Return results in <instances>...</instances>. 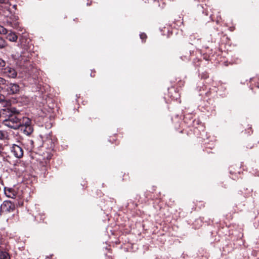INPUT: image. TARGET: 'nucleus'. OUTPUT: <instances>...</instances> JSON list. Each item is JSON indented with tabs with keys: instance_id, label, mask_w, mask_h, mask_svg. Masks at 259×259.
Wrapping results in <instances>:
<instances>
[{
	"instance_id": "nucleus-7",
	"label": "nucleus",
	"mask_w": 259,
	"mask_h": 259,
	"mask_svg": "<svg viewBox=\"0 0 259 259\" xmlns=\"http://www.w3.org/2000/svg\"><path fill=\"white\" fill-rule=\"evenodd\" d=\"M0 104L2 107L6 108L3 109L4 111H7V110H8V112H9V110H10L11 112H16V109L15 108L11 107L10 102L7 100L3 95H0Z\"/></svg>"
},
{
	"instance_id": "nucleus-15",
	"label": "nucleus",
	"mask_w": 259,
	"mask_h": 259,
	"mask_svg": "<svg viewBox=\"0 0 259 259\" xmlns=\"http://www.w3.org/2000/svg\"><path fill=\"white\" fill-rule=\"evenodd\" d=\"M7 46L6 40L0 36V49L5 48Z\"/></svg>"
},
{
	"instance_id": "nucleus-13",
	"label": "nucleus",
	"mask_w": 259,
	"mask_h": 259,
	"mask_svg": "<svg viewBox=\"0 0 259 259\" xmlns=\"http://www.w3.org/2000/svg\"><path fill=\"white\" fill-rule=\"evenodd\" d=\"M6 84V80L0 77V92H3L4 93V86Z\"/></svg>"
},
{
	"instance_id": "nucleus-14",
	"label": "nucleus",
	"mask_w": 259,
	"mask_h": 259,
	"mask_svg": "<svg viewBox=\"0 0 259 259\" xmlns=\"http://www.w3.org/2000/svg\"><path fill=\"white\" fill-rule=\"evenodd\" d=\"M9 22L10 23V24H11L12 27H13L14 28L17 27L18 26V23H19L18 21V18H16V17H15V20L10 21Z\"/></svg>"
},
{
	"instance_id": "nucleus-19",
	"label": "nucleus",
	"mask_w": 259,
	"mask_h": 259,
	"mask_svg": "<svg viewBox=\"0 0 259 259\" xmlns=\"http://www.w3.org/2000/svg\"><path fill=\"white\" fill-rule=\"evenodd\" d=\"M7 0H0V3L1 4H6Z\"/></svg>"
},
{
	"instance_id": "nucleus-4",
	"label": "nucleus",
	"mask_w": 259,
	"mask_h": 259,
	"mask_svg": "<svg viewBox=\"0 0 259 259\" xmlns=\"http://www.w3.org/2000/svg\"><path fill=\"white\" fill-rule=\"evenodd\" d=\"M15 205L10 201H4L0 206V215L10 213L14 211Z\"/></svg>"
},
{
	"instance_id": "nucleus-5",
	"label": "nucleus",
	"mask_w": 259,
	"mask_h": 259,
	"mask_svg": "<svg viewBox=\"0 0 259 259\" xmlns=\"http://www.w3.org/2000/svg\"><path fill=\"white\" fill-rule=\"evenodd\" d=\"M12 57L16 62V64L19 66H24V63L28 60V56L26 53H23V55H19L18 53H16L12 55Z\"/></svg>"
},
{
	"instance_id": "nucleus-1",
	"label": "nucleus",
	"mask_w": 259,
	"mask_h": 259,
	"mask_svg": "<svg viewBox=\"0 0 259 259\" xmlns=\"http://www.w3.org/2000/svg\"><path fill=\"white\" fill-rule=\"evenodd\" d=\"M8 118L4 120V123L5 125L14 129H17L21 126V118L19 117L20 115L16 114L15 112H11Z\"/></svg>"
},
{
	"instance_id": "nucleus-22",
	"label": "nucleus",
	"mask_w": 259,
	"mask_h": 259,
	"mask_svg": "<svg viewBox=\"0 0 259 259\" xmlns=\"http://www.w3.org/2000/svg\"><path fill=\"white\" fill-rule=\"evenodd\" d=\"M30 142L31 144H33V141H30Z\"/></svg>"
},
{
	"instance_id": "nucleus-21",
	"label": "nucleus",
	"mask_w": 259,
	"mask_h": 259,
	"mask_svg": "<svg viewBox=\"0 0 259 259\" xmlns=\"http://www.w3.org/2000/svg\"><path fill=\"white\" fill-rule=\"evenodd\" d=\"M1 245H2V242H1V241H0V248H1V247H2Z\"/></svg>"
},
{
	"instance_id": "nucleus-3",
	"label": "nucleus",
	"mask_w": 259,
	"mask_h": 259,
	"mask_svg": "<svg viewBox=\"0 0 259 259\" xmlns=\"http://www.w3.org/2000/svg\"><path fill=\"white\" fill-rule=\"evenodd\" d=\"M4 87V93L7 95L17 94L20 91V87L15 83H10L6 80Z\"/></svg>"
},
{
	"instance_id": "nucleus-6",
	"label": "nucleus",
	"mask_w": 259,
	"mask_h": 259,
	"mask_svg": "<svg viewBox=\"0 0 259 259\" xmlns=\"http://www.w3.org/2000/svg\"><path fill=\"white\" fill-rule=\"evenodd\" d=\"M11 151L16 158H21L23 156L24 151L20 144H13L11 147Z\"/></svg>"
},
{
	"instance_id": "nucleus-17",
	"label": "nucleus",
	"mask_w": 259,
	"mask_h": 259,
	"mask_svg": "<svg viewBox=\"0 0 259 259\" xmlns=\"http://www.w3.org/2000/svg\"><path fill=\"white\" fill-rule=\"evenodd\" d=\"M6 65V62L0 58V67H4Z\"/></svg>"
},
{
	"instance_id": "nucleus-2",
	"label": "nucleus",
	"mask_w": 259,
	"mask_h": 259,
	"mask_svg": "<svg viewBox=\"0 0 259 259\" xmlns=\"http://www.w3.org/2000/svg\"><path fill=\"white\" fill-rule=\"evenodd\" d=\"M21 130L26 135H30L33 132V127L32 121L28 117H23L21 121Z\"/></svg>"
},
{
	"instance_id": "nucleus-20",
	"label": "nucleus",
	"mask_w": 259,
	"mask_h": 259,
	"mask_svg": "<svg viewBox=\"0 0 259 259\" xmlns=\"http://www.w3.org/2000/svg\"><path fill=\"white\" fill-rule=\"evenodd\" d=\"M16 7H17V6H16V5H14L13 6V8L14 9H16Z\"/></svg>"
},
{
	"instance_id": "nucleus-16",
	"label": "nucleus",
	"mask_w": 259,
	"mask_h": 259,
	"mask_svg": "<svg viewBox=\"0 0 259 259\" xmlns=\"http://www.w3.org/2000/svg\"><path fill=\"white\" fill-rule=\"evenodd\" d=\"M7 32H8V31L6 28L0 26V33L5 34L7 33Z\"/></svg>"
},
{
	"instance_id": "nucleus-11",
	"label": "nucleus",
	"mask_w": 259,
	"mask_h": 259,
	"mask_svg": "<svg viewBox=\"0 0 259 259\" xmlns=\"http://www.w3.org/2000/svg\"><path fill=\"white\" fill-rule=\"evenodd\" d=\"M0 259H10V256L7 252L0 250Z\"/></svg>"
},
{
	"instance_id": "nucleus-9",
	"label": "nucleus",
	"mask_w": 259,
	"mask_h": 259,
	"mask_svg": "<svg viewBox=\"0 0 259 259\" xmlns=\"http://www.w3.org/2000/svg\"><path fill=\"white\" fill-rule=\"evenodd\" d=\"M4 192L7 197L11 198H15L16 193L13 189L5 188Z\"/></svg>"
},
{
	"instance_id": "nucleus-18",
	"label": "nucleus",
	"mask_w": 259,
	"mask_h": 259,
	"mask_svg": "<svg viewBox=\"0 0 259 259\" xmlns=\"http://www.w3.org/2000/svg\"><path fill=\"white\" fill-rule=\"evenodd\" d=\"M140 37L142 39H144L146 38V35L145 33H142L140 34Z\"/></svg>"
},
{
	"instance_id": "nucleus-12",
	"label": "nucleus",
	"mask_w": 259,
	"mask_h": 259,
	"mask_svg": "<svg viewBox=\"0 0 259 259\" xmlns=\"http://www.w3.org/2000/svg\"><path fill=\"white\" fill-rule=\"evenodd\" d=\"M8 134L6 131L0 130V140H5L8 139Z\"/></svg>"
},
{
	"instance_id": "nucleus-10",
	"label": "nucleus",
	"mask_w": 259,
	"mask_h": 259,
	"mask_svg": "<svg viewBox=\"0 0 259 259\" xmlns=\"http://www.w3.org/2000/svg\"><path fill=\"white\" fill-rule=\"evenodd\" d=\"M7 38L11 41L15 42L17 40L18 37L14 32H11L7 35Z\"/></svg>"
},
{
	"instance_id": "nucleus-8",
	"label": "nucleus",
	"mask_w": 259,
	"mask_h": 259,
	"mask_svg": "<svg viewBox=\"0 0 259 259\" xmlns=\"http://www.w3.org/2000/svg\"><path fill=\"white\" fill-rule=\"evenodd\" d=\"M3 73L6 76L12 78H16L17 75V72L16 70L10 66L4 68L3 69Z\"/></svg>"
}]
</instances>
